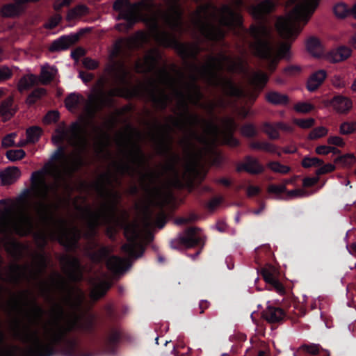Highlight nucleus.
<instances>
[{
    "mask_svg": "<svg viewBox=\"0 0 356 356\" xmlns=\"http://www.w3.org/2000/svg\"><path fill=\"white\" fill-rule=\"evenodd\" d=\"M51 313L58 322L68 317H73L65 326L57 324V330L45 339H42L37 331H29L24 334L17 333L16 338L26 348H20L17 356H55L60 353L63 356H95L92 352H83L75 338H69L68 335L74 331H80L86 334H92L95 332V318L88 316L83 321L75 313L67 312L63 304L56 302Z\"/></svg>",
    "mask_w": 356,
    "mask_h": 356,
    "instance_id": "nucleus-1",
    "label": "nucleus"
},
{
    "mask_svg": "<svg viewBox=\"0 0 356 356\" xmlns=\"http://www.w3.org/2000/svg\"><path fill=\"white\" fill-rule=\"evenodd\" d=\"M167 1L176 3L179 0ZM113 8L118 12V19L126 21L124 26L127 29L138 22L149 24L156 30L159 29L161 22L170 28H176L180 24L181 15L178 8L172 6L165 10L154 0H140L133 3L130 0H115Z\"/></svg>",
    "mask_w": 356,
    "mask_h": 356,
    "instance_id": "nucleus-2",
    "label": "nucleus"
},
{
    "mask_svg": "<svg viewBox=\"0 0 356 356\" xmlns=\"http://www.w3.org/2000/svg\"><path fill=\"white\" fill-rule=\"evenodd\" d=\"M161 73L162 82L170 86L176 97L179 99V107L182 111L180 115L191 127L190 131L193 138L210 149L220 133L222 134L235 132L237 124L232 118H226L223 120L224 130L221 131L219 126L212 120L202 118L197 114H191L189 112L185 93L176 87L177 80L165 70H163Z\"/></svg>",
    "mask_w": 356,
    "mask_h": 356,
    "instance_id": "nucleus-3",
    "label": "nucleus"
},
{
    "mask_svg": "<svg viewBox=\"0 0 356 356\" xmlns=\"http://www.w3.org/2000/svg\"><path fill=\"white\" fill-rule=\"evenodd\" d=\"M58 147L51 156V161L44 166L33 172L31 176V186L34 194L40 200V215L41 220L46 225H49L53 220V216L50 211V206L46 201L49 198V187L45 179L47 175L54 174L56 180L60 182L65 189H70L68 178H72L76 171L84 165V161L79 157L75 162L72 168H67L64 175L58 168L54 163V161L63 159L66 160L65 147L62 144H58Z\"/></svg>",
    "mask_w": 356,
    "mask_h": 356,
    "instance_id": "nucleus-4",
    "label": "nucleus"
},
{
    "mask_svg": "<svg viewBox=\"0 0 356 356\" xmlns=\"http://www.w3.org/2000/svg\"><path fill=\"white\" fill-rule=\"evenodd\" d=\"M276 6L274 0H262L249 6L250 13L258 22L257 24H252L249 28L250 35L254 40L250 47L257 57L267 61V69L271 73L275 71L280 59L270 41V31L266 20Z\"/></svg>",
    "mask_w": 356,
    "mask_h": 356,
    "instance_id": "nucleus-5",
    "label": "nucleus"
},
{
    "mask_svg": "<svg viewBox=\"0 0 356 356\" xmlns=\"http://www.w3.org/2000/svg\"><path fill=\"white\" fill-rule=\"evenodd\" d=\"M196 24L206 40L211 42L222 41L227 31L225 28L233 30L243 25L241 14L227 4L218 9L211 3L201 7L197 12Z\"/></svg>",
    "mask_w": 356,
    "mask_h": 356,
    "instance_id": "nucleus-6",
    "label": "nucleus"
},
{
    "mask_svg": "<svg viewBox=\"0 0 356 356\" xmlns=\"http://www.w3.org/2000/svg\"><path fill=\"white\" fill-rule=\"evenodd\" d=\"M227 62L229 65L227 71L231 73H244L246 71V63L244 60L239 58L235 61L229 56L222 54L220 58L211 56L209 62L201 67L195 64L190 65L191 67L201 76L203 79L212 86H220L226 94L230 97L242 98L245 96L243 89L236 85L232 79L220 78L216 71V68L220 70L222 67V63Z\"/></svg>",
    "mask_w": 356,
    "mask_h": 356,
    "instance_id": "nucleus-7",
    "label": "nucleus"
},
{
    "mask_svg": "<svg viewBox=\"0 0 356 356\" xmlns=\"http://www.w3.org/2000/svg\"><path fill=\"white\" fill-rule=\"evenodd\" d=\"M319 0H301L288 14L286 18L279 19L277 23L280 35L286 40L282 42L276 54L279 59L289 56L291 42L302 30L318 6Z\"/></svg>",
    "mask_w": 356,
    "mask_h": 356,
    "instance_id": "nucleus-8",
    "label": "nucleus"
},
{
    "mask_svg": "<svg viewBox=\"0 0 356 356\" xmlns=\"http://www.w3.org/2000/svg\"><path fill=\"white\" fill-rule=\"evenodd\" d=\"M97 189L102 193L106 194L110 197V201L103 205V209L99 211H93L89 207L86 209V214L88 218V225L92 235L96 234L97 228L102 225H119L121 222V218L118 214V204L120 200V195L116 191H108L104 184H97ZM112 227L108 228L110 238H115V234L112 232Z\"/></svg>",
    "mask_w": 356,
    "mask_h": 356,
    "instance_id": "nucleus-9",
    "label": "nucleus"
},
{
    "mask_svg": "<svg viewBox=\"0 0 356 356\" xmlns=\"http://www.w3.org/2000/svg\"><path fill=\"white\" fill-rule=\"evenodd\" d=\"M105 85L106 79H99L92 93L88 96L89 102L86 106V112L90 120L94 119L105 107L110 106L113 102V97L132 98L139 97L142 93L139 88H129L127 86L117 87L106 92L104 90Z\"/></svg>",
    "mask_w": 356,
    "mask_h": 356,
    "instance_id": "nucleus-10",
    "label": "nucleus"
},
{
    "mask_svg": "<svg viewBox=\"0 0 356 356\" xmlns=\"http://www.w3.org/2000/svg\"><path fill=\"white\" fill-rule=\"evenodd\" d=\"M86 122L89 121L81 117L79 120L72 122L68 129H66L65 122H62L55 130L56 135L52 136L53 143L63 144L67 140L72 146L86 149L88 145Z\"/></svg>",
    "mask_w": 356,
    "mask_h": 356,
    "instance_id": "nucleus-11",
    "label": "nucleus"
},
{
    "mask_svg": "<svg viewBox=\"0 0 356 356\" xmlns=\"http://www.w3.org/2000/svg\"><path fill=\"white\" fill-rule=\"evenodd\" d=\"M156 128L161 131L157 138L156 151L159 155L168 157V162L164 166L165 172L177 173V165L180 160L177 154L172 150V138L170 134L172 128L170 125H162L158 121L155 122Z\"/></svg>",
    "mask_w": 356,
    "mask_h": 356,
    "instance_id": "nucleus-12",
    "label": "nucleus"
},
{
    "mask_svg": "<svg viewBox=\"0 0 356 356\" xmlns=\"http://www.w3.org/2000/svg\"><path fill=\"white\" fill-rule=\"evenodd\" d=\"M158 38L165 47L174 48L179 56L187 61L189 59L196 60L199 54L203 51L199 43H183L175 36L167 31L159 33Z\"/></svg>",
    "mask_w": 356,
    "mask_h": 356,
    "instance_id": "nucleus-13",
    "label": "nucleus"
},
{
    "mask_svg": "<svg viewBox=\"0 0 356 356\" xmlns=\"http://www.w3.org/2000/svg\"><path fill=\"white\" fill-rule=\"evenodd\" d=\"M163 173L149 172L147 174H142L141 181L145 191L155 202L156 206L163 208L166 201L163 188L157 185L156 183L160 181Z\"/></svg>",
    "mask_w": 356,
    "mask_h": 356,
    "instance_id": "nucleus-14",
    "label": "nucleus"
},
{
    "mask_svg": "<svg viewBox=\"0 0 356 356\" xmlns=\"http://www.w3.org/2000/svg\"><path fill=\"white\" fill-rule=\"evenodd\" d=\"M199 228L190 227L186 229L184 235H180L177 240L171 242V248L179 249L181 246L186 248L203 245L204 242L201 236L197 234Z\"/></svg>",
    "mask_w": 356,
    "mask_h": 356,
    "instance_id": "nucleus-15",
    "label": "nucleus"
},
{
    "mask_svg": "<svg viewBox=\"0 0 356 356\" xmlns=\"http://www.w3.org/2000/svg\"><path fill=\"white\" fill-rule=\"evenodd\" d=\"M146 90L149 100L154 104L155 107L161 111H165L169 104L172 102V99L165 90L161 88L155 81H152L150 83V88H146Z\"/></svg>",
    "mask_w": 356,
    "mask_h": 356,
    "instance_id": "nucleus-16",
    "label": "nucleus"
},
{
    "mask_svg": "<svg viewBox=\"0 0 356 356\" xmlns=\"http://www.w3.org/2000/svg\"><path fill=\"white\" fill-rule=\"evenodd\" d=\"M60 261L66 268L71 281L79 282L82 280V265L77 257L63 255L60 258Z\"/></svg>",
    "mask_w": 356,
    "mask_h": 356,
    "instance_id": "nucleus-17",
    "label": "nucleus"
},
{
    "mask_svg": "<svg viewBox=\"0 0 356 356\" xmlns=\"http://www.w3.org/2000/svg\"><path fill=\"white\" fill-rule=\"evenodd\" d=\"M190 79L191 81L189 83H184L189 91V98L193 101L195 105H200L202 107L207 108L211 114H213L215 109V105L213 103L207 105L200 104V100L203 98V94L200 87L197 83L198 81L197 76L195 74H191Z\"/></svg>",
    "mask_w": 356,
    "mask_h": 356,
    "instance_id": "nucleus-18",
    "label": "nucleus"
},
{
    "mask_svg": "<svg viewBox=\"0 0 356 356\" xmlns=\"http://www.w3.org/2000/svg\"><path fill=\"white\" fill-rule=\"evenodd\" d=\"M81 238V231L76 227L70 232L63 231L58 236V243L68 252H75L79 248V242Z\"/></svg>",
    "mask_w": 356,
    "mask_h": 356,
    "instance_id": "nucleus-19",
    "label": "nucleus"
},
{
    "mask_svg": "<svg viewBox=\"0 0 356 356\" xmlns=\"http://www.w3.org/2000/svg\"><path fill=\"white\" fill-rule=\"evenodd\" d=\"M243 162L239 163L236 167L238 172H245L250 175H260L265 171L264 166L259 161L252 156L247 155L244 157Z\"/></svg>",
    "mask_w": 356,
    "mask_h": 356,
    "instance_id": "nucleus-20",
    "label": "nucleus"
},
{
    "mask_svg": "<svg viewBox=\"0 0 356 356\" xmlns=\"http://www.w3.org/2000/svg\"><path fill=\"white\" fill-rule=\"evenodd\" d=\"M83 32V30H81L80 33L64 35L60 36L51 42L49 47V51L50 52H58L68 49L71 46L79 41L81 34H82Z\"/></svg>",
    "mask_w": 356,
    "mask_h": 356,
    "instance_id": "nucleus-21",
    "label": "nucleus"
},
{
    "mask_svg": "<svg viewBox=\"0 0 356 356\" xmlns=\"http://www.w3.org/2000/svg\"><path fill=\"white\" fill-rule=\"evenodd\" d=\"M56 278H53V282L56 283L57 286L63 291L66 293L63 298V302L65 305H67L72 309H74L78 308L81 302H75L72 300V289L70 287L69 284L67 283L65 280L58 273L55 274Z\"/></svg>",
    "mask_w": 356,
    "mask_h": 356,
    "instance_id": "nucleus-22",
    "label": "nucleus"
},
{
    "mask_svg": "<svg viewBox=\"0 0 356 356\" xmlns=\"http://www.w3.org/2000/svg\"><path fill=\"white\" fill-rule=\"evenodd\" d=\"M261 275L268 285L269 290H274L281 295L285 293V288L284 285L270 270L267 268H262L261 270Z\"/></svg>",
    "mask_w": 356,
    "mask_h": 356,
    "instance_id": "nucleus-23",
    "label": "nucleus"
},
{
    "mask_svg": "<svg viewBox=\"0 0 356 356\" xmlns=\"http://www.w3.org/2000/svg\"><path fill=\"white\" fill-rule=\"evenodd\" d=\"M128 243L122 245V251L131 259H138L142 257L145 252V247L136 243L135 238H128Z\"/></svg>",
    "mask_w": 356,
    "mask_h": 356,
    "instance_id": "nucleus-24",
    "label": "nucleus"
},
{
    "mask_svg": "<svg viewBox=\"0 0 356 356\" xmlns=\"http://www.w3.org/2000/svg\"><path fill=\"white\" fill-rule=\"evenodd\" d=\"M352 54V50L347 46L341 45L330 50L327 54V59L331 63H339L348 59Z\"/></svg>",
    "mask_w": 356,
    "mask_h": 356,
    "instance_id": "nucleus-25",
    "label": "nucleus"
},
{
    "mask_svg": "<svg viewBox=\"0 0 356 356\" xmlns=\"http://www.w3.org/2000/svg\"><path fill=\"white\" fill-rule=\"evenodd\" d=\"M330 104L337 112L341 114L348 113L353 107L352 100L343 95H335L330 101Z\"/></svg>",
    "mask_w": 356,
    "mask_h": 356,
    "instance_id": "nucleus-26",
    "label": "nucleus"
},
{
    "mask_svg": "<svg viewBox=\"0 0 356 356\" xmlns=\"http://www.w3.org/2000/svg\"><path fill=\"white\" fill-rule=\"evenodd\" d=\"M262 316L268 323H275L282 321L285 317L286 314L280 307L269 305L263 312Z\"/></svg>",
    "mask_w": 356,
    "mask_h": 356,
    "instance_id": "nucleus-27",
    "label": "nucleus"
},
{
    "mask_svg": "<svg viewBox=\"0 0 356 356\" xmlns=\"http://www.w3.org/2000/svg\"><path fill=\"white\" fill-rule=\"evenodd\" d=\"M268 80L269 76L264 72L259 71L253 74V76L251 79V83L254 86V88L258 90L257 92H252L250 95L251 99H252L253 101L257 98L259 93L266 86Z\"/></svg>",
    "mask_w": 356,
    "mask_h": 356,
    "instance_id": "nucleus-28",
    "label": "nucleus"
},
{
    "mask_svg": "<svg viewBox=\"0 0 356 356\" xmlns=\"http://www.w3.org/2000/svg\"><path fill=\"white\" fill-rule=\"evenodd\" d=\"M106 267L114 274H120L129 268L127 261L118 256L113 255L106 261Z\"/></svg>",
    "mask_w": 356,
    "mask_h": 356,
    "instance_id": "nucleus-29",
    "label": "nucleus"
},
{
    "mask_svg": "<svg viewBox=\"0 0 356 356\" xmlns=\"http://www.w3.org/2000/svg\"><path fill=\"white\" fill-rule=\"evenodd\" d=\"M21 172L17 167H10L0 171L1 184L2 186L14 184L20 177Z\"/></svg>",
    "mask_w": 356,
    "mask_h": 356,
    "instance_id": "nucleus-30",
    "label": "nucleus"
},
{
    "mask_svg": "<svg viewBox=\"0 0 356 356\" xmlns=\"http://www.w3.org/2000/svg\"><path fill=\"white\" fill-rule=\"evenodd\" d=\"M326 77L327 72L324 70H319L314 72L307 81V89L309 92L316 91L321 86Z\"/></svg>",
    "mask_w": 356,
    "mask_h": 356,
    "instance_id": "nucleus-31",
    "label": "nucleus"
},
{
    "mask_svg": "<svg viewBox=\"0 0 356 356\" xmlns=\"http://www.w3.org/2000/svg\"><path fill=\"white\" fill-rule=\"evenodd\" d=\"M133 149L129 151L134 163L139 167H145L147 164L146 156L140 146L136 143H132Z\"/></svg>",
    "mask_w": 356,
    "mask_h": 356,
    "instance_id": "nucleus-32",
    "label": "nucleus"
},
{
    "mask_svg": "<svg viewBox=\"0 0 356 356\" xmlns=\"http://www.w3.org/2000/svg\"><path fill=\"white\" fill-rule=\"evenodd\" d=\"M333 12L338 18L343 19L348 15H352L356 19V3L353 8H348L343 3H338L333 8Z\"/></svg>",
    "mask_w": 356,
    "mask_h": 356,
    "instance_id": "nucleus-33",
    "label": "nucleus"
},
{
    "mask_svg": "<svg viewBox=\"0 0 356 356\" xmlns=\"http://www.w3.org/2000/svg\"><path fill=\"white\" fill-rule=\"evenodd\" d=\"M306 49L315 57H320L323 53V46L321 41L316 37L312 36L306 42Z\"/></svg>",
    "mask_w": 356,
    "mask_h": 356,
    "instance_id": "nucleus-34",
    "label": "nucleus"
},
{
    "mask_svg": "<svg viewBox=\"0 0 356 356\" xmlns=\"http://www.w3.org/2000/svg\"><path fill=\"white\" fill-rule=\"evenodd\" d=\"M266 99L273 105H286L289 102L286 95L276 91H271L266 95Z\"/></svg>",
    "mask_w": 356,
    "mask_h": 356,
    "instance_id": "nucleus-35",
    "label": "nucleus"
},
{
    "mask_svg": "<svg viewBox=\"0 0 356 356\" xmlns=\"http://www.w3.org/2000/svg\"><path fill=\"white\" fill-rule=\"evenodd\" d=\"M22 226L28 227L29 229H31L33 227V219L28 212H24L22 214L19 219V223H13V227L15 232L19 234H21L22 232H24L22 229Z\"/></svg>",
    "mask_w": 356,
    "mask_h": 356,
    "instance_id": "nucleus-36",
    "label": "nucleus"
},
{
    "mask_svg": "<svg viewBox=\"0 0 356 356\" xmlns=\"http://www.w3.org/2000/svg\"><path fill=\"white\" fill-rule=\"evenodd\" d=\"M112 283L108 280H103L96 284L93 291V295L97 300L103 298L107 291L111 288Z\"/></svg>",
    "mask_w": 356,
    "mask_h": 356,
    "instance_id": "nucleus-37",
    "label": "nucleus"
},
{
    "mask_svg": "<svg viewBox=\"0 0 356 356\" xmlns=\"http://www.w3.org/2000/svg\"><path fill=\"white\" fill-rule=\"evenodd\" d=\"M13 98L8 97L0 104V116L3 117H12L15 114V111L13 110Z\"/></svg>",
    "mask_w": 356,
    "mask_h": 356,
    "instance_id": "nucleus-38",
    "label": "nucleus"
},
{
    "mask_svg": "<svg viewBox=\"0 0 356 356\" xmlns=\"http://www.w3.org/2000/svg\"><path fill=\"white\" fill-rule=\"evenodd\" d=\"M46 95L47 90L45 88H36L28 95L26 103L29 106H32Z\"/></svg>",
    "mask_w": 356,
    "mask_h": 356,
    "instance_id": "nucleus-39",
    "label": "nucleus"
},
{
    "mask_svg": "<svg viewBox=\"0 0 356 356\" xmlns=\"http://www.w3.org/2000/svg\"><path fill=\"white\" fill-rule=\"evenodd\" d=\"M82 100H83L82 95L76 93H71L65 98V104L68 110H72L76 108Z\"/></svg>",
    "mask_w": 356,
    "mask_h": 356,
    "instance_id": "nucleus-40",
    "label": "nucleus"
},
{
    "mask_svg": "<svg viewBox=\"0 0 356 356\" xmlns=\"http://www.w3.org/2000/svg\"><path fill=\"white\" fill-rule=\"evenodd\" d=\"M356 162V157L353 154H346L339 156L334 159V163L343 167L350 168Z\"/></svg>",
    "mask_w": 356,
    "mask_h": 356,
    "instance_id": "nucleus-41",
    "label": "nucleus"
},
{
    "mask_svg": "<svg viewBox=\"0 0 356 356\" xmlns=\"http://www.w3.org/2000/svg\"><path fill=\"white\" fill-rule=\"evenodd\" d=\"M42 133V130L39 127H31L26 130V139L29 143H37Z\"/></svg>",
    "mask_w": 356,
    "mask_h": 356,
    "instance_id": "nucleus-42",
    "label": "nucleus"
},
{
    "mask_svg": "<svg viewBox=\"0 0 356 356\" xmlns=\"http://www.w3.org/2000/svg\"><path fill=\"white\" fill-rule=\"evenodd\" d=\"M13 213V208L8 204L7 200L3 199L1 200L0 215H1L3 218H5L7 220V222H10L12 221Z\"/></svg>",
    "mask_w": 356,
    "mask_h": 356,
    "instance_id": "nucleus-43",
    "label": "nucleus"
},
{
    "mask_svg": "<svg viewBox=\"0 0 356 356\" xmlns=\"http://www.w3.org/2000/svg\"><path fill=\"white\" fill-rule=\"evenodd\" d=\"M54 68L42 67L40 72V81L42 84L47 85L51 83L54 77Z\"/></svg>",
    "mask_w": 356,
    "mask_h": 356,
    "instance_id": "nucleus-44",
    "label": "nucleus"
},
{
    "mask_svg": "<svg viewBox=\"0 0 356 356\" xmlns=\"http://www.w3.org/2000/svg\"><path fill=\"white\" fill-rule=\"evenodd\" d=\"M109 254V249L106 246L101 247L97 252L90 254V257L95 263L101 262Z\"/></svg>",
    "mask_w": 356,
    "mask_h": 356,
    "instance_id": "nucleus-45",
    "label": "nucleus"
},
{
    "mask_svg": "<svg viewBox=\"0 0 356 356\" xmlns=\"http://www.w3.org/2000/svg\"><path fill=\"white\" fill-rule=\"evenodd\" d=\"M324 161L318 157L305 156L301 162L302 166L305 168L318 167L323 164Z\"/></svg>",
    "mask_w": 356,
    "mask_h": 356,
    "instance_id": "nucleus-46",
    "label": "nucleus"
},
{
    "mask_svg": "<svg viewBox=\"0 0 356 356\" xmlns=\"http://www.w3.org/2000/svg\"><path fill=\"white\" fill-rule=\"evenodd\" d=\"M27 270V267L22 266L19 264H14L10 267V271L13 275V280L15 282H19L20 278L24 275L25 271Z\"/></svg>",
    "mask_w": 356,
    "mask_h": 356,
    "instance_id": "nucleus-47",
    "label": "nucleus"
},
{
    "mask_svg": "<svg viewBox=\"0 0 356 356\" xmlns=\"http://www.w3.org/2000/svg\"><path fill=\"white\" fill-rule=\"evenodd\" d=\"M267 167L273 172L281 174H287L290 171L289 166L284 165L279 161H270L268 163Z\"/></svg>",
    "mask_w": 356,
    "mask_h": 356,
    "instance_id": "nucleus-48",
    "label": "nucleus"
},
{
    "mask_svg": "<svg viewBox=\"0 0 356 356\" xmlns=\"http://www.w3.org/2000/svg\"><path fill=\"white\" fill-rule=\"evenodd\" d=\"M234 133H222L223 144L232 147H236L240 145V141L234 136Z\"/></svg>",
    "mask_w": 356,
    "mask_h": 356,
    "instance_id": "nucleus-49",
    "label": "nucleus"
},
{
    "mask_svg": "<svg viewBox=\"0 0 356 356\" xmlns=\"http://www.w3.org/2000/svg\"><path fill=\"white\" fill-rule=\"evenodd\" d=\"M263 131L268 136L269 138L272 140L278 139L280 138V134L277 128L269 122H265L263 124Z\"/></svg>",
    "mask_w": 356,
    "mask_h": 356,
    "instance_id": "nucleus-50",
    "label": "nucleus"
},
{
    "mask_svg": "<svg viewBox=\"0 0 356 356\" xmlns=\"http://www.w3.org/2000/svg\"><path fill=\"white\" fill-rule=\"evenodd\" d=\"M6 157L11 161H15L22 159L26 156V152L22 149H10L7 151Z\"/></svg>",
    "mask_w": 356,
    "mask_h": 356,
    "instance_id": "nucleus-51",
    "label": "nucleus"
},
{
    "mask_svg": "<svg viewBox=\"0 0 356 356\" xmlns=\"http://www.w3.org/2000/svg\"><path fill=\"white\" fill-rule=\"evenodd\" d=\"M241 131L243 136L248 138H253L257 136V130L255 126L250 123L245 124L242 126Z\"/></svg>",
    "mask_w": 356,
    "mask_h": 356,
    "instance_id": "nucleus-52",
    "label": "nucleus"
},
{
    "mask_svg": "<svg viewBox=\"0 0 356 356\" xmlns=\"http://www.w3.org/2000/svg\"><path fill=\"white\" fill-rule=\"evenodd\" d=\"M314 106L309 102H300L294 105V110L300 113H308L314 109Z\"/></svg>",
    "mask_w": 356,
    "mask_h": 356,
    "instance_id": "nucleus-53",
    "label": "nucleus"
},
{
    "mask_svg": "<svg viewBox=\"0 0 356 356\" xmlns=\"http://www.w3.org/2000/svg\"><path fill=\"white\" fill-rule=\"evenodd\" d=\"M328 129L325 127H318L313 129L308 136L309 140H316L327 134Z\"/></svg>",
    "mask_w": 356,
    "mask_h": 356,
    "instance_id": "nucleus-54",
    "label": "nucleus"
},
{
    "mask_svg": "<svg viewBox=\"0 0 356 356\" xmlns=\"http://www.w3.org/2000/svg\"><path fill=\"white\" fill-rule=\"evenodd\" d=\"M116 167L118 172H120L122 175H127L129 176L133 177L136 171V169L127 163L117 164Z\"/></svg>",
    "mask_w": 356,
    "mask_h": 356,
    "instance_id": "nucleus-55",
    "label": "nucleus"
},
{
    "mask_svg": "<svg viewBox=\"0 0 356 356\" xmlns=\"http://www.w3.org/2000/svg\"><path fill=\"white\" fill-rule=\"evenodd\" d=\"M0 356H17V355L13 351L5 347V335L4 333L0 330Z\"/></svg>",
    "mask_w": 356,
    "mask_h": 356,
    "instance_id": "nucleus-56",
    "label": "nucleus"
},
{
    "mask_svg": "<svg viewBox=\"0 0 356 356\" xmlns=\"http://www.w3.org/2000/svg\"><path fill=\"white\" fill-rule=\"evenodd\" d=\"M356 131V122H344L340 125V133L348 135Z\"/></svg>",
    "mask_w": 356,
    "mask_h": 356,
    "instance_id": "nucleus-57",
    "label": "nucleus"
},
{
    "mask_svg": "<svg viewBox=\"0 0 356 356\" xmlns=\"http://www.w3.org/2000/svg\"><path fill=\"white\" fill-rule=\"evenodd\" d=\"M293 122L299 127L305 129L312 128L315 124V120L312 118L307 119L296 118L294 119Z\"/></svg>",
    "mask_w": 356,
    "mask_h": 356,
    "instance_id": "nucleus-58",
    "label": "nucleus"
},
{
    "mask_svg": "<svg viewBox=\"0 0 356 356\" xmlns=\"http://www.w3.org/2000/svg\"><path fill=\"white\" fill-rule=\"evenodd\" d=\"M288 183V181H285V184L282 185H276V184H270L268 187V192L271 194H275L276 195H280L282 193L286 192V184Z\"/></svg>",
    "mask_w": 356,
    "mask_h": 356,
    "instance_id": "nucleus-59",
    "label": "nucleus"
},
{
    "mask_svg": "<svg viewBox=\"0 0 356 356\" xmlns=\"http://www.w3.org/2000/svg\"><path fill=\"white\" fill-rule=\"evenodd\" d=\"M321 346L318 344L311 343V344H303L301 346L300 349L305 353L316 355H318L320 350Z\"/></svg>",
    "mask_w": 356,
    "mask_h": 356,
    "instance_id": "nucleus-60",
    "label": "nucleus"
},
{
    "mask_svg": "<svg viewBox=\"0 0 356 356\" xmlns=\"http://www.w3.org/2000/svg\"><path fill=\"white\" fill-rule=\"evenodd\" d=\"M17 137V134L15 132H13L7 134L2 138L1 140V146L4 148L10 147L15 146V138Z\"/></svg>",
    "mask_w": 356,
    "mask_h": 356,
    "instance_id": "nucleus-61",
    "label": "nucleus"
},
{
    "mask_svg": "<svg viewBox=\"0 0 356 356\" xmlns=\"http://www.w3.org/2000/svg\"><path fill=\"white\" fill-rule=\"evenodd\" d=\"M283 72L287 76H296L301 73L302 67L299 65H290L286 66Z\"/></svg>",
    "mask_w": 356,
    "mask_h": 356,
    "instance_id": "nucleus-62",
    "label": "nucleus"
},
{
    "mask_svg": "<svg viewBox=\"0 0 356 356\" xmlns=\"http://www.w3.org/2000/svg\"><path fill=\"white\" fill-rule=\"evenodd\" d=\"M35 83V76L31 74L29 77L24 76L19 81V85L23 89H29Z\"/></svg>",
    "mask_w": 356,
    "mask_h": 356,
    "instance_id": "nucleus-63",
    "label": "nucleus"
},
{
    "mask_svg": "<svg viewBox=\"0 0 356 356\" xmlns=\"http://www.w3.org/2000/svg\"><path fill=\"white\" fill-rule=\"evenodd\" d=\"M223 162V158L220 153L212 151L210 157L211 165L216 167H220Z\"/></svg>",
    "mask_w": 356,
    "mask_h": 356,
    "instance_id": "nucleus-64",
    "label": "nucleus"
}]
</instances>
